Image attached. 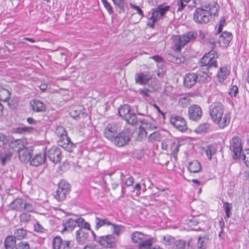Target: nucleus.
<instances>
[{
  "mask_svg": "<svg viewBox=\"0 0 249 249\" xmlns=\"http://www.w3.org/2000/svg\"><path fill=\"white\" fill-rule=\"evenodd\" d=\"M215 55H217L216 52L212 50L201 58L200 60L201 65L206 67L199 69L195 73L197 82H208L211 80L212 73L209 72V68H216L218 66L217 61L214 57Z\"/></svg>",
  "mask_w": 249,
  "mask_h": 249,
  "instance_id": "obj_1",
  "label": "nucleus"
},
{
  "mask_svg": "<svg viewBox=\"0 0 249 249\" xmlns=\"http://www.w3.org/2000/svg\"><path fill=\"white\" fill-rule=\"evenodd\" d=\"M28 142L25 139H17L12 141L9 146L10 148L16 151L20 161L27 162L30 160L33 154L32 147L27 146Z\"/></svg>",
  "mask_w": 249,
  "mask_h": 249,
  "instance_id": "obj_2",
  "label": "nucleus"
},
{
  "mask_svg": "<svg viewBox=\"0 0 249 249\" xmlns=\"http://www.w3.org/2000/svg\"><path fill=\"white\" fill-rule=\"evenodd\" d=\"M196 37V34L193 32H189L182 36L178 35L173 36L172 40L174 44V50L176 52L180 51L181 48L186 43L195 40Z\"/></svg>",
  "mask_w": 249,
  "mask_h": 249,
  "instance_id": "obj_3",
  "label": "nucleus"
},
{
  "mask_svg": "<svg viewBox=\"0 0 249 249\" xmlns=\"http://www.w3.org/2000/svg\"><path fill=\"white\" fill-rule=\"evenodd\" d=\"M132 136V130L129 128H125L117 134L112 142L118 147L125 146L130 141Z\"/></svg>",
  "mask_w": 249,
  "mask_h": 249,
  "instance_id": "obj_4",
  "label": "nucleus"
},
{
  "mask_svg": "<svg viewBox=\"0 0 249 249\" xmlns=\"http://www.w3.org/2000/svg\"><path fill=\"white\" fill-rule=\"evenodd\" d=\"M120 116L130 124H135L138 123V119L135 114L130 110V107L127 105L120 107L118 109Z\"/></svg>",
  "mask_w": 249,
  "mask_h": 249,
  "instance_id": "obj_5",
  "label": "nucleus"
},
{
  "mask_svg": "<svg viewBox=\"0 0 249 249\" xmlns=\"http://www.w3.org/2000/svg\"><path fill=\"white\" fill-rule=\"evenodd\" d=\"M169 6H163L162 5H160L155 9H153L152 15L150 18L151 21L147 22V24L150 27L154 28V23L158 20L162 16H164L166 12L169 10Z\"/></svg>",
  "mask_w": 249,
  "mask_h": 249,
  "instance_id": "obj_6",
  "label": "nucleus"
},
{
  "mask_svg": "<svg viewBox=\"0 0 249 249\" xmlns=\"http://www.w3.org/2000/svg\"><path fill=\"white\" fill-rule=\"evenodd\" d=\"M230 150L233 153V158L234 160L239 159L241 156L242 152V142L238 137H233L230 141Z\"/></svg>",
  "mask_w": 249,
  "mask_h": 249,
  "instance_id": "obj_7",
  "label": "nucleus"
},
{
  "mask_svg": "<svg viewBox=\"0 0 249 249\" xmlns=\"http://www.w3.org/2000/svg\"><path fill=\"white\" fill-rule=\"evenodd\" d=\"M232 39V34L228 32L225 31L219 36L217 41H215L212 39L209 41V43L212 45V48L214 49L216 43H218L219 46L223 48H226L229 44V43Z\"/></svg>",
  "mask_w": 249,
  "mask_h": 249,
  "instance_id": "obj_8",
  "label": "nucleus"
},
{
  "mask_svg": "<svg viewBox=\"0 0 249 249\" xmlns=\"http://www.w3.org/2000/svg\"><path fill=\"white\" fill-rule=\"evenodd\" d=\"M210 13L203 8H196L194 13V19L198 23H206L210 20Z\"/></svg>",
  "mask_w": 249,
  "mask_h": 249,
  "instance_id": "obj_9",
  "label": "nucleus"
},
{
  "mask_svg": "<svg viewBox=\"0 0 249 249\" xmlns=\"http://www.w3.org/2000/svg\"><path fill=\"white\" fill-rule=\"evenodd\" d=\"M224 108L223 105L220 102H214L210 107L209 113L213 121H217L218 118L224 114Z\"/></svg>",
  "mask_w": 249,
  "mask_h": 249,
  "instance_id": "obj_10",
  "label": "nucleus"
},
{
  "mask_svg": "<svg viewBox=\"0 0 249 249\" xmlns=\"http://www.w3.org/2000/svg\"><path fill=\"white\" fill-rule=\"evenodd\" d=\"M116 241L117 239L114 235L109 234L99 237L97 242L104 248H112L116 246Z\"/></svg>",
  "mask_w": 249,
  "mask_h": 249,
  "instance_id": "obj_11",
  "label": "nucleus"
},
{
  "mask_svg": "<svg viewBox=\"0 0 249 249\" xmlns=\"http://www.w3.org/2000/svg\"><path fill=\"white\" fill-rule=\"evenodd\" d=\"M53 249H71V241L63 240L60 236H56L53 240Z\"/></svg>",
  "mask_w": 249,
  "mask_h": 249,
  "instance_id": "obj_12",
  "label": "nucleus"
},
{
  "mask_svg": "<svg viewBox=\"0 0 249 249\" xmlns=\"http://www.w3.org/2000/svg\"><path fill=\"white\" fill-rule=\"evenodd\" d=\"M119 129L115 124H109L107 125L104 130V135L111 142H112L116 137Z\"/></svg>",
  "mask_w": 249,
  "mask_h": 249,
  "instance_id": "obj_13",
  "label": "nucleus"
},
{
  "mask_svg": "<svg viewBox=\"0 0 249 249\" xmlns=\"http://www.w3.org/2000/svg\"><path fill=\"white\" fill-rule=\"evenodd\" d=\"M170 123L179 131H183L187 129L186 122L185 120L180 116H172L170 118Z\"/></svg>",
  "mask_w": 249,
  "mask_h": 249,
  "instance_id": "obj_14",
  "label": "nucleus"
},
{
  "mask_svg": "<svg viewBox=\"0 0 249 249\" xmlns=\"http://www.w3.org/2000/svg\"><path fill=\"white\" fill-rule=\"evenodd\" d=\"M83 221L84 218L81 217H79L76 219L72 218L66 219V221L63 222V231H72L77 226L78 227L81 226V224Z\"/></svg>",
  "mask_w": 249,
  "mask_h": 249,
  "instance_id": "obj_15",
  "label": "nucleus"
},
{
  "mask_svg": "<svg viewBox=\"0 0 249 249\" xmlns=\"http://www.w3.org/2000/svg\"><path fill=\"white\" fill-rule=\"evenodd\" d=\"M202 112L201 108L197 105L191 106L188 109L189 118L193 121L199 120L202 116Z\"/></svg>",
  "mask_w": 249,
  "mask_h": 249,
  "instance_id": "obj_16",
  "label": "nucleus"
},
{
  "mask_svg": "<svg viewBox=\"0 0 249 249\" xmlns=\"http://www.w3.org/2000/svg\"><path fill=\"white\" fill-rule=\"evenodd\" d=\"M48 154L49 159L53 162L57 163L60 161L62 155L59 148L55 147H52L48 150Z\"/></svg>",
  "mask_w": 249,
  "mask_h": 249,
  "instance_id": "obj_17",
  "label": "nucleus"
},
{
  "mask_svg": "<svg viewBox=\"0 0 249 249\" xmlns=\"http://www.w3.org/2000/svg\"><path fill=\"white\" fill-rule=\"evenodd\" d=\"M30 105L31 109L35 112H43L46 109V106L45 103L39 100L34 99L31 100Z\"/></svg>",
  "mask_w": 249,
  "mask_h": 249,
  "instance_id": "obj_18",
  "label": "nucleus"
},
{
  "mask_svg": "<svg viewBox=\"0 0 249 249\" xmlns=\"http://www.w3.org/2000/svg\"><path fill=\"white\" fill-rule=\"evenodd\" d=\"M59 146L63 147L65 150L69 152H71L73 147V143L67 135L59 138L57 141Z\"/></svg>",
  "mask_w": 249,
  "mask_h": 249,
  "instance_id": "obj_19",
  "label": "nucleus"
},
{
  "mask_svg": "<svg viewBox=\"0 0 249 249\" xmlns=\"http://www.w3.org/2000/svg\"><path fill=\"white\" fill-rule=\"evenodd\" d=\"M230 73V68L229 67L225 66L220 67L216 74L217 81L220 83L223 82Z\"/></svg>",
  "mask_w": 249,
  "mask_h": 249,
  "instance_id": "obj_20",
  "label": "nucleus"
},
{
  "mask_svg": "<svg viewBox=\"0 0 249 249\" xmlns=\"http://www.w3.org/2000/svg\"><path fill=\"white\" fill-rule=\"evenodd\" d=\"M231 121V114L229 112L226 113L221 117L217 119L216 120L213 121L214 123L217 124L220 128H224L228 126Z\"/></svg>",
  "mask_w": 249,
  "mask_h": 249,
  "instance_id": "obj_21",
  "label": "nucleus"
},
{
  "mask_svg": "<svg viewBox=\"0 0 249 249\" xmlns=\"http://www.w3.org/2000/svg\"><path fill=\"white\" fill-rule=\"evenodd\" d=\"M46 155L45 153L36 154L31 160L30 164L35 166H38L44 163L46 160Z\"/></svg>",
  "mask_w": 249,
  "mask_h": 249,
  "instance_id": "obj_22",
  "label": "nucleus"
},
{
  "mask_svg": "<svg viewBox=\"0 0 249 249\" xmlns=\"http://www.w3.org/2000/svg\"><path fill=\"white\" fill-rule=\"evenodd\" d=\"M152 76L147 72H142L136 75L135 81L137 83L145 84L151 79Z\"/></svg>",
  "mask_w": 249,
  "mask_h": 249,
  "instance_id": "obj_23",
  "label": "nucleus"
},
{
  "mask_svg": "<svg viewBox=\"0 0 249 249\" xmlns=\"http://www.w3.org/2000/svg\"><path fill=\"white\" fill-rule=\"evenodd\" d=\"M197 81L196 75L195 73H189L184 77V82L185 85L189 88L193 86Z\"/></svg>",
  "mask_w": 249,
  "mask_h": 249,
  "instance_id": "obj_24",
  "label": "nucleus"
},
{
  "mask_svg": "<svg viewBox=\"0 0 249 249\" xmlns=\"http://www.w3.org/2000/svg\"><path fill=\"white\" fill-rule=\"evenodd\" d=\"M131 237L133 243L139 244L149 236L142 232L135 231L131 234Z\"/></svg>",
  "mask_w": 249,
  "mask_h": 249,
  "instance_id": "obj_25",
  "label": "nucleus"
},
{
  "mask_svg": "<svg viewBox=\"0 0 249 249\" xmlns=\"http://www.w3.org/2000/svg\"><path fill=\"white\" fill-rule=\"evenodd\" d=\"M24 199L19 198H16L9 204V208L12 210L21 211L23 207Z\"/></svg>",
  "mask_w": 249,
  "mask_h": 249,
  "instance_id": "obj_26",
  "label": "nucleus"
},
{
  "mask_svg": "<svg viewBox=\"0 0 249 249\" xmlns=\"http://www.w3.org/2000/svg\"><path fill=\"white\" fill-rule=\"evenodd\" d=\"M88 238V232L84 231L82 229H80L76 232V239L79 243H84L87 241Z\"/></svg>",
  "mask_w": 249,
  "mask_h": 249,
  "instance_id": "obj_27",
  "label": "nucleus"
},
{
  "mask_svg": "<svg viewBox=\"0 0 249 249\" xmlns=\"http://www.w3.org/2000/svg\"><path fill=\"white\" fill-rule=\"evenodd\" d=\"M201 167L199 162L196 160H193L189 163L188 170L192 173H196L201 171Z\"/></svg>",
  "mask_w": 249,
  "mask_h": 249,
  "instance_id": "obj_28",
  "label": "nucleus"
},
{
  "mask_svg": "<svg viewBox=\"0 0 249 249\" xmlns=\"http://www.w3.org/2000/svg\"><path fill=\"white\" fill-rule=\"evenodd\" d=\"M206 10H208V12L210 13V18L212 15L214 16H218L217 12L218 11V5L214 2L212 4H209L208 5H203Z\"/></svg>",
  "mask_w": 249,
  "mask_h": 249,
  "instance_id": "obj_29",
  "label": "nucleus"
},
{
  "mask_svg": "<svg viewBox=\"0 0 249 249\" xmlns=\"http://www.w3.org/2000/svg\"><path fill=\"white\" fill-rule=\"evenodd\" d=\"M16 246V240L14 237L8 236L5 238L4 240L5 249H13Z\"/></svg>",
  "mask_w": 249,
  "mask_h": 249,
  "instance_id": "obj_30",
  "label": "nucleus"
},
{
  "mask_svg": "<svg viewBox=\"0 0 249 249\" xmlns=\"http://www.w3.org/2000/svg\"><path fill=\"white\" fill-rule=\"evenodd\" d=\"M69 192L64 191L62 189L58 188L53 195L54 197L58 201L60 202L63 201L66 198V196Z\"/></svg>",
  "mask_w": 249,
  "mask_h": 249,
  "instance_id": "obj_31",
  "label": "nucleus"
},
{
  "mask_svg": "<svg viewBox=\"0 0 249 249\" xmlns=\"http://www.w3.org/2000/svg\"><path fill=\"white\" fill-rule=\"evenodd\" d=\"M217 149L216 147L213 145H208L206 146L205 152L209 160H211L212 156L216 153Z\"/></svg>",
  "mask_w": 249,
  "mask_h": 249,
  "instance_id": "obj_32",
  "label": "nucleus"
},
{
  "mask_svg": "<svg viewBox=\"0 0 249 249\" xmlns=\"http://www.w3.org/2000/svg\"><path fill=\"white\" fill-rule=\"evenodd\" d=\"M95 229L98 230L101 227L104 225H110L111 223L107 219L101 218L96 217L95 220Z\"/></svg>",
  "mask_w": 249,
  "mask_h": 249,
  "instance_id": "obj_33",
  "label": "nucleus"
},
{
  "mask_svg": "<svg viewBox=\"0 0 249 249\" xmlns=\"http://www.w3.org/2000/svg\"><path fill=\"white\" fill-rule=\"evenodd\" d=\"M10 98V93L7 89L2 86L0 90V101L7 102Z\"/></svg>",
  "mask_w": 249,
  "mask_h": 249,
  "instance_id": "obj_34",
  "label": "nucleus"
},
{
  "mask_svg": "<svg viewBox=\"0 0 249 249\" xmlns=\"http://www.w3.org/2000/svg\"><path fill=\"white\" fill-rule=\"evenodd\" d=\"M180 146L179 142H175L172 143L171 147L172 155L174 159L177 160L178 159V153L179 151V148Z\"/></svg>",
  "mask_w": 249,
  "mask_h": 249,
  "instance_id": "obj_35",
  "label": "nucleus"
},
{
  "mask_svg": "<svg viewBox=\"0 0 249 249\" xmlns=\"http://www.w3.org/2000/svg\"><path fill=\"white\" fill-rule=\"evenodd\" d=\"M153 239L151 237H148L144 241L139 243V249H149L152 244Z\"/></svg>",
  "mask_w": 249,
  "mask_h": 249,
  "instance_id": "obj_36",
  "label": "nucleus"
},
{
  "mask_svg": "<svg viewBox=\"0 0 249 249\" xmlns=\"http://www.w3.org/2000/svg\"><path fill=\"white\" fill-rule=\"evenodd\" d=\"M26 235V231L22 228L17 229L14 231L15 238L20 240L24 238Z\"/></svg>",
  "mask_w": 249,
  "mask_h": 249,
  "instance_id": "obj_37",
  "label": "nucleus"
},
{
  "mask_svg": "<svg viewBox=\"0 0 249 249\" xmlns=\"http://www.w3.org/2000/svg\"><path fill=\"white\" fill-rule=\"evenodd\" d=\"M210 128V125L208 123H204L200 124L196 129L198 133L207 132Z\"/></svg>",
  "mask_w": 249,
  "mask_h": 249,
  "instance_id": "obj_38",
  "label": "nucleus"
},
{
  "mask_svg": "<svg viewBox=\"0 0 249 249\" xmlns=\"http://www.w3.org/2000/svg\"><path fill=\"white\" fill-rule=\"evenodd\" d=\"M12 157V154L10 153H2L0 154V163L4 165L5 163L9 161Z\"/></svg>",
  "mask_w": 249,
  "mask_h": 249,
  "instance_id": "obj_39",
  "label": "nucleus"
},
{
  "mask_svg": "<svg viewBox=\"0 0 249 249\" xmlns=\"http://www.w3.org/2000/svg\"><path fill=\"white\" fill-rule=\"evenodd\" d=\"M161 241L165 245H171L175 242V238L169 235L162 237Z\"/></svg>",
  "mask_w": 249,
  "mask_h": 249,
  "instance_id": "obj_40",
  "label": "nucleus"
},
{
  "mask_svg": "<svg viewBox=\"0 0 249 249\" xmlns=\"http://www.w3.org/2000/svg\"><path fill=\"white\" fill-rule=\"evenodd\" d=\"M147 136V132L144 128L142 126H140L139 128V133L137 137V140L138 141H142L145 139Z\"/></svg>",
  "mask_w": 249,
  "mask_h": 249,
  "instance_id": "obj_41",
  "label": "nucleus"
},
{
  "mask_svg": "<svg viewBox=\"0 0 249 249\" xmlns=\"http://www.w3.org/2000/svg\"><path fill=\"white\" fill-rule=\"evenodd\" d=\"M208 240L204 237H198L197 249H206Z\"/></svg>",
  "mask_w": 249,
  "mask_h": 249,
  "instance_id": "obj_42",
  "label": "nucleus"
},
{
  "mask_svg": "<svg viewBox=\"0 0 249 249\" xmlns=\"http://www.w3.org/2000/svg\"><path fill=\"white\" fill-rule=\"evenodd\" d=\"M58 188L62 189L64 191L69 192L70 191V185L66 180H61L58 185Z\"/></svg>",
  "mask_w": 249,
  "mask_h": 249,
  "instance_id": "obj_43",
  "label": "nucleus"
},
{
  "mask_svg": "<svg viewBox=\"0 0 249 249\" xmlns=\"http://www.w3.org/2000/svg\"><path fill=\"white\" fill-rule=\"evenodd\" d=\"M223 207L225 209L227 218H229L231 215V210L232 208L231 204L227 202H223Z\"/></svg>",
  "mask_w": 249,
  "mask_h": 249,
  "instance_id": "obj_44",
  "label": "nucleus"
},
{
  "mask_svg": "<svg viewBox=\"0 0 249 249\" xmlns=\"http://www.w3.org/2000/svg\"><path fill=\"white\" fill-rule=\"evenodd\" d=\"M55 134L57 137H59V138L67 135L65 128L61 126H57L56 127L55 130Z\"/></svg>",
  "mask_w": 249,
  "mask_h": 249,
  "instance_id": "obj_45",
  "label": "nucleus"
},
{
  "mask_svg": "<svg viewBox=\"0 0 249 249\" xmlns=\"http://www.w3.org/2000/svg\"><path fill=\"white\" fill-rule=\"evenodd\" d=\"M110 226H111V230L113 233L116 235H119L120 234L122 229L124 228L123 226L121 225H118L112 223H111Z\"/></svg>",
  "mask_w": 249,
  "mask_h": 249,
  "instance_id": "obj_46",
  "label": "nucleus"
},
{
  "mask_svg": "<svg viewBox=\"0 0 249 249\" xmlns=\"http://www.w3.org/2000/svg\"><path fill=\"white\" fill-rule=\"evenodd\" d=\"M190 99L188 97H183L179 99L178 104L183 107H186L190 104Z\"/></svg>",
  "mask_w": 249,
  "mask_h": 249,
  "instance_id": "obj_47",
  "label": "nucleus"
},
{
  "mask_svg": "<svg viewBox=\"0 0 249 249\" xmlns=\"http://www.w3.org/2000/svg\"><path fill=\"white\" fill-rule=\"evenodd\" d=\"M238 93V88L235 85L230 86L229 94L231 97H236Z\"/></svg>",
  "mask_w": 249,
  "mask_h": 249,
  "instance_id": "obj_48",
  "label": "nucleus"
},
{
  "mask_svg": "<svg viewBox=\"0 0 249 249\" xmlns=\"http://www.w3.org/2000/svg\"><path fill=\"white\" fill-rule=\"evenodd\" d=\"M31 215L26 213H21L19 216L20 221L21 222H27L31 220Z\"/></svg>",
  "mask_w": 249,
  "mask_h": 249,
  "instance_id": "obj_49",
  "label": "nucleus"
},
{
  "mask_svg": "<svg viewBox=\"0 0 249 249\" xmlns=\"http://www.w3.org/2000/svg\"><path fill=\"white\" fill-rule=\"evenodd\" d=\"M16 249H30V246L27 242L21 241L16 245Z\"/></svg>",
  "mask_w": 249,
  "mask_h": 249,
  "instance_id": "obj_50",
  "label": "nucleus"
},
{
  "mask_svg": "<svg viewBox=\"0 0 249 249\" xmlns=\"http://www.w3.org/2000/svg\"><path fill=\"white\" fill-rule=\"evenodd\" d=\"M160 139V135L158 131H156L151 134L149 137L148 139L149 141H159Z\"/></svg>",
  "mask_w": 249,
  "mask_h": 249,
  "instance_id": "obj_51",
  "label": "nucleus"
},
{
  "mask_svg": "<svg viewBox=\"0 0 249 249\" xmlns=\"http://www.w3.org/2000/svg\"><path fill=\"white\" fill-rule=\"evenodd\" d=\"M174 249H184L185 245V242L183 240H179L175 241Z\"/></svg>",
  "mask_w": 249,
  "mask_h": 249,
  "instance_id": "obj_52",
  "label": "nucleus"
},
{
  "mask_svg": "<svg viewBox=\"0 0 249 249\" xmlns=\"http://www.w3.org/2000/svg\"><path fill=\"white\" fill-rule=\"evenodd\" d=\"M22 209L28 212H32L35 210V207L33 204L30 203H27L24 201Z\"/></svg>",
  "mask_w": 249,
  "mask_h": 249,
  "instance_id": "obj_53",
  "label": "nucleus"
},
{
  "mask_svg": "<svg viewBox=\"0 0 249 249\" xmlns=\"http://www.w3.org/2000/svg\"><path fill=\"white\" fill-rule=\"evenodd\" d=\"M102 2L108 13L109 14H113V10L110 3L107 0H102Z\"/></svg>",
  "mask_w": 249,
  "mask_h": 249,
  "instance_id": "obj_54",
  "label": "nucleus"
},
{
  "mask_svg": "<svg viewBox=\"0 0 249 249\" xmlns=\"http://www.w3.org/2000/svg\"><path fill=\"white\" fill-rule=\"evenodd\" d=\"M33 129L32 127H22L16 128L15 130V133H22L26 131H30Z\"/></svg>",
  "mask_w": 249,
  "mask_h": 249,
  "instance_id": "obj_55",
  "label": "nucleus"
},
{
  "mask_svg": "<svg viewBox=\"0 0 249 249\" xmlns=\"http://www.w3.org/2000/svg\"><path fill=\"white\" fill-rule=\"evenodd\" d=\"M8 142V138L2 134H0V147L7 144Z\"/></svg>",
  "mask_w": 249,
  "mask_h": 249,
  "instance_id": "obj_56",
  "label": "nucleus"
},
{
  "mask_svg": "<svg viewBox=\"0 0 249 249\" xmlns=\"http://www.w3.org/2000/svg\"><path fill=\"white\" fill-rule=\"evenodd\" d=\"M243 160L247 166L249 167V149L243 154Z\"/></svg>",
  "mask_w": 249,
  "mask_h": 249,
  "instance_id": "obj_57",
  "label": "nucleus"
},
{
  "mask_svg": "<svg viewBox=\"0 0 249 249\" xmlns=\"http://www.w3.org/2000/svg\"><path fill=\"white\" fill-rule=\"evenodd\" d=\"M34 229L35 231L41 233H43L45 231V229L38 222L35 224Z\"/></svg>",
  "mask_w": 249,
  "mask_h": 249,
  "instance_id": "obj_58",
  "label": "nucleus"
},
{
  "mask_svg": "<svg viewBox=\"0 0 249 249\" xmlns=\"http://www.w3.org/2000/svg\"><path fill=\"white\" fill-rule=\"evenodd\" d=\"M130 6L131 8L136 10L138 13L139 14V15H140L141 17L143 16V11L139 6L135 5L131 3H130Z\"/></svg>",
  "mask_w": 249,
  "mask_h": 249,
  "instance_id": "obj_59",
  "label": "nucleus"
},
{
  "mask_svg": "<svg viewBox=\"0 0 249 249\" xmlns=\"http://www.w3.org/2000/svg\"><path fill=\"white\" fill-rule=\"evenodd\" d=\"M219 26L218 27V29L217 31V34H219L221 32L222 30L223 27L225 24V19L224 18H221L220 21H219Z\"/></svg>",
  "mask_w": 249,
  "mask_h": 249,
  "instance_id": "obj_60",
  "label": "nucleus"
},
{
  "mask_svg": "<svg viewBox=\"0 0 249 249\" xmlns=\"http://www.w3.org/2000/svg\"><path fill=\"white\" fill-rule=\"evenodd\" d=\"M114 3L118 6L120 9L124 7V0H112Z\"/></svg>",
  "mask_w": 249,
  "mask_h": 249,
  "instance_id": "obj_61",
  "label": "nucleus"
},
{
  "mask_svg": "<svg viewBox=\"0 0 249 249\" xmlns=\"http://www.w3.org/2000/svg\"><path fill=\"white\" fill-rule=\"evenodd\" d=\"M184 60H185V58L183 56L178 57V56H175L173 63L179 64L181 63L182 62H183L184 61Z\"/></svg>",
  "mask_w": 249,
  "mask_h": 249,
  "instance_id": "obj_62",
  "label": "nucleus"
},
{
  "mask_svg": "<svg viewBox=\"0 0 249 249\" xmlns=\"http://www.w3.org/2000/svg\"><path fill=\"white\" fill-rule=\"evenodd\" d=\"M187 224L189 227L193 228V227L194 226H196L197 225V221L196 218H193L192 219L189 220L188 221Z\"/></svg>",
  "mask_w": 249,
  "mask_h": 249,
  "instance_id": "obj_63",
  "label": "nucleus"
},
{
  "mask_svg": "<svg viewBox=\"0 0 249 249\" xmlns=\"http://www.w3.org/2000/svg\"><path fill=\"white\" fill-rule=\"evenodd\" d=\"M78 227L80 228V229H81L82 228H84L88 230L91 231L90 226L88 222H85L84 219L83 222L81 224V226Z\"/></svg>",
  "mask_w": 249,
  "mask_h": 249,
  "instance_id": "obj_64",
  "label": "nucleus"
}]
</instances>
